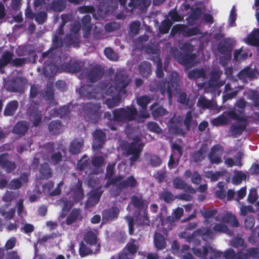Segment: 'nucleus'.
I'll return each mask as SVG.
<instances>
[{"mask_svg":"<svg viewBox=\"0 0 259 259\" xmlns=\"http://www.w3.org/2000/svg\"><path fill=\"white\" fill-rule=\"evenodd\" d=\"M179 81L178 73L176 72H172L170 81H166V79L159 81L155 80L150 84V90L153 92L159 91L163 96L167 94L169 100H170L174 92L178 89Z\"/></svg>","mask_w":259,"mask_h":259,"instance_id":"nucleus-1","label":"nucleus"},{"mask_svg":"<svg viewBox=\"0 0 259 259\" xmlns=\"http://www.w3.org/2000/svg\"><path fill=\"white\" fill-rule=\"evenodd\" d=\"M131 79L123 71H118L114 77V85L108 84L105 93L107 95L113 96L115 92L119 93L126 94V88L130 84Z\"/></svg>","mask_w":259,"mask_h":259,"instance_id":"nucleus-2","label":"nucleus"},{"mask_svg":"<svg viewBox=\"0 0 259 259\" xmlns=\"http://www.w3.org/2000/svg\"><path fill=\"white\" fill-rule=\"evenodd\" d=\"M108 87V84L105 82H100L96 85L84 84L80 87L79 93L81 96L88 99H98L102 97Z\"/></svg>","mask_w":259,"mask_h":259,"instance_id":"nucleus-3","label":"nucleus"},{"mask_svg":"<svg viewBox=\"0 0 259 259\" xmlns=\"http://www.w3.org/2000/svg\"><path fill=\"white\" fill-rule=\"evenodd\" d=\"M112 119L120 122L133 121L138 115L137 109L133 106L115 109L112 111Z\"/></svg>","mask_w":259,"mask_h":259,"instance_id":"nucleus-4","label":"nucleus"},{"mask_svg":"<svg viewBox=\"0 0 259 259\" xmlns=\"http://www.w3.org/2000/svg\"><path fill=\"white\" fill-rule=\"evenodd\" d=\"M101 105L99 103L92 102L83 103L82 105V109L85 120L92 123H97L101 116Z\"/></svg>","mask_w":259,"mask_h":259,"instance_id":"nucleus-5","label":"nucleus"},{"mask_svg":"<svg viewBox=\"0 0 259 259\" xmlns=\"http://www.w3.org/2000/svg\"><path fill=\"white\" fill-rule=\"evenodd\" d=\"M227 114L230 118L240 122L239 124L231 125L230 129L233 137L236 138L237 136H240L248 125L247 118L244 116H239L236 113L235 109L229 110Z\"/></svg>","mask_w":259,"mask_h":259,"instance_id":"nucleus-6","label":"nucleus"},{"mask_svg":"<svg viewBox=\"0 0 259 259\" xmlns=\"http://www.w3.org/2000/svg\"><path fill=\"white\" fill-rule=\"evenodd\" d=\"M144 144L140 143L139 139H135L133 142L125 146L126 153L127 156L131 155L129 158L130 165L132 166L136 162L140 160L141 153Z\"/></svg>","mask_w":259,"mask_h":259,"instance_id":"nucleus-7","label":"nucleus"},{"mask_svg":"<svg viewBox=\"0 0 259 259\" xmlns=\"http://www.w3.org/2000/svg\"><path fill=\"white\" fill-rule=\"evenodd\" d=\"M122 179L113 185L115 188L111 190V194L115 197L119 196L122 191L127 188H134L138 186V183L134 176L127 177L123 180L124 176L121 175Z\"/></svg>","mask_w":259,"mask_h":259,"instance_id":"nucleus-8","label":"nucleus"},{"mask_svg":"<svg viewBox=\"0 0 259 259\" xmlns=\"http://www.w3.org/2000/svg\"><path fill=\"white\" fill-rule=\"evenodd\" d=\"M175 59L180 64L186 67H192L195 62L197 55L195 53H182L177 48L172 49Z\"/></svg>","mask_w":259,"mask_h":259,"instance_id":"nucleus-9","label":"nucleus"},{"mask_svg":"<svg viewBox=\"0 0 259 259\" xmlns=\"http://www.w3.org/2000/svg\"><path fill=\"white\" fill-rule=\"evenodd\" d=\"M218 49L221 54L224 55L221 58L220 62L225 66L227 64V61L231 58L233 45L229 39H225L219 43Z\"/></svg>","mask_w":259,"mask_h":259,"instance_id":"nucleus-10","label":"nucleus"},{"mask_svg":"<svg viewBox=\"0 0 259 259\" xmlns=\"http://www.w3.org/2000/svg\"><path fill=\"white\" fill-rule=\"evenodd\" d=\"M115 163L114 162L109 163L107 166L105 176V179L107 180L104 185L105 188H109L111 185L113 186L122 179L121 175L113 177L115 174Z\"/></svg>","mask_w":259,"mask_h":259,"instance_id":"nucleus-11","label":"nucleus"},{"mask_svg":"<svg viewBox=\"0 0 259 259\" xmlns=\"http://www.w3.org/2000/svg\"><path fill=\"white\" fill-rule=\"evenodd\" d=\"M86 72L87 78L91 82H96L100 80L104 75V69L100 65L90 66Z\"/></svg>","mask_w":259,"mask_h":259,"instance_id":"nucleus-12","label":"nucleus"},{"mask_svg":"<svg viewBox=\"0 0 259 259\" xmlns=\"http://www.w3.org/2000/svg\"><path fill=\"white\" fill-rule=\"evenodd\" d=\"M224 151L223 147L217 144L213 145L208 154V158L211 164H219L223 162L222 156Z\"/></svg>","mask_w":259,"mask_h":259,"instance_id":"nucleus-13","label":"nucleus"},{"mask_svg":"<svg viewBox=\"0 0 259 259\" xmlns=\"http://www.w3.org/2000/svg\"><path fill=\"white\" fill-rule=\"evenodd\" d=\"M84 241L90 246H95L94 253H97L100 250L101 244L98 242L97 232L90 230L87 231L83 236Z\"/></svg>","mask_w":259,"mask_h":259,"instance_id":"nucleus-14","label":"nucleus"},{"mask_svg":"<svg viewBox=\"0 0 259 259\" xmlns=\"http://www.w3.org/2000/svg\"><path fill=\"white\" fill-rule=\"evenodd\" d=\"M0 166L7 173H11L16 169L17 165L15 161L9 160L8 153H3L0 154Z\"/></svg>","mask_w":259,"mask_h":259,"instance_id":"nucleus-15","label":"nucleus"},{"mask_svg":"<svg viewBox=\"0 0 259 259\" xmlns=\"http://www.w3.org/2000/svg\"><path fill=\"white\" fill-rule=\"evenodd\" d=\"M94 143L92 149L94 151H98L101 149L105 144L106 139V134L100 129H97L93 133Z\"/></svg>","mask_w":259,"mask_h":259,"instance_id":"nucleus-16","label":"nucleus"},{"mask_svg":"<svg viewBox=\"0 0 259 259\" xmlns=\"http://www.w3.org/2000/svg\"><path fill=\"white\" fill-rule=\"evenodd\" d=\"M7 91L11 92H23L24 87L21 78L9 80L5 84Z\"/></svg>","mask_w":259,"mask_h":259,"instance_id":"nucleus-17","label":"nucleus"},{"mask_svg":"<svg viewBox=\"0 0 259 259\" xmlns=\"http://www.w3.org/2000/svg\"><path fill=\"white\" fill-rule=\"evenodd\" d=\"M119 213V210L115 206L105 209L102 213V223H106L107 222L112 221L116 219Z\"/></svg>","mask_w":259,"mask_h":259,"instance_id":"nucleus-18","label":"nucleus"},{"mask_svg":"<svg viewBox=\"0 0 259 259\" xmlns=\"http://www.w3.org/2000/svg\"><path fill=\"white\" fill-rule=\"evenodd\" d=\"M131 202L133 206L136 209L139 210H147L149 202L146 199H144L142 194L132 196L131 197Z\"/></svg>","mask_w":259,"mask_h":259,"instance_id":"nucleus-19","label":"nucleus"},{"mask_svg":"<svg viewBox=\"0 0 259 259\" xmlns=\"http://www.w3.org/2000/svg\"><path fill=\"white\" fill-rule=\"evenodd\" d=\"M173 186L176 189L183 190L187 193L194 194L196 190L190 185H188L182 179L176 177L173 180Z\"/></svg>","mask_w":259,"mask_h":259,"instance_id":"nucleus-20","label":"nucleus"},{"mask_svg":"<svg viewBox=\"0 0 259 259\" xmlns=\"http://www.w3.org/2000/svg\"><path fill=\"white\" fill-rule=\"evenodd\" d=\"M84 66L81 61H70L62 65V68L67 72L77 73L81 71Z\"/></svg>","mask_w":259,"mask_h":259,"instance_id":"nucleus-21","label":"nucleus"},{"mask_svg":"<svg viewBox=\"0 0 259 259\" xmlns=\"http://www.w3.org/2000/svg\"><path fill=\"white\" fill-rule=\"evenodd\" d=\"M208 151V146L206 144H202L200 148L193 152L191 155V158L195 163L201 162L206 156V154Z\"/></svg>","mask_w":259,"mask_h":259,"instance_id":"nucleus-22","label":"nucleus"},{"mask_svg":"<svg viewBox=\"0 0 259 259\" xmlns=\"http://www.w3.org/2000/svg\"><path fill=\"white\" fill-rule=\"evenodd\" d=\"M197 106L203 109L214 110L218 109V105L215 101L207 99L205 97L201 96L197 102Z\"/></svg>","mask_w":259,"mask_h":259,"instance_id":"nucleus-23","label":"nucleus"},{"mask_svg":"<svg viewBox=\"0 0 259 259\" xmlns=\"http://www.w3.org/2000/svg\"><path fill=\"white\" fill-rule=\"evenodd\" d=\"M91 20V17L89 15H85L81 20L83 31V36L85 38H88L91 34L92 28Z\"/></svg>","mask_w":259,"mask_h":259,"instance_id":"nucleus-24","label":"nucleus"},{"mask_svg":"<svg viewBox=\"0 0 259 259\" xmlns=\"http://www.w3.org/2000/svg\"><path fill=\"white\" fill-rule=\"evenodd\" d=\"M82 185V181L78 179L75 185L71 188L73 192V200L76 202L80 201L84 196Z\"/></svg>","mask_w":259,"mask_h":259,"instance_id":"nucleus-25","label":"nucleus"},{"mask_svg":"<svg viewBox=\"0 0 259 259\" xmlns=\"http://www.w3.org/2000/svg\"><path fill=\"white\" fill-rule=\"evenodd\" d=\"M58 204H63L60 218L64 219L67 216L68 213L72 208L73 206V203L72 201L68 200L66 198H62L58 201Z\"/></svg>","mask_w":259,"mask_h":259,"instance_id":"nucleus-26","label":"nucleus"},{"mask_svg":"<svg viewBox=\"0 0 259 259\" xmlns=\"http://www.w3.org/2000/svg\"><path fill=\"white\" fill-rule=\"evenodd\" d=\"M82 220L81 210L79 208H74L67 216L65 223L67 225H70L77 220L81 221Z\"/></svg>","mask_w":259,"mask_h":259,"instance_id":"nucleus-27","label":"nucleus"},{"mask_svg":"<svg viewBox=\"0 0 259 259\" xmlns=\"http://www.w3.org/2000/svg\"><path fill=\"white\" fill-rule=\"evenodd\" d=\"M150 110L154 118L164 116L167 113V111L158 103L155 102L151 105Z\"/></svg>","mask_w":259,"mask_h":259,"instance_id":"nucleus-28","label":"nucleus"},{"mask_svg":"<svg viewBox=\"0 0 259 259\" xmlns=\"http://www.w3.org/2000/svg\"><path fill=\"white\" fill-rule=\"evenodd\" d=\"M139 71L143 77L148 78L152 73L151 63L146 61L141 62L139 66Z\"/></svg>","mask_w":259,"mask_h":259,"instance_id":"nucleus-29","label":"nucleus"},{"mask_svg":"<svg viewBox=\"0 0 259 259\" xmlns=\"http://www.w3.org/2000/svg\"><path fill=\"white\" fill-rule=\"evenodd\" d=\"M196 233L204 241L212 240L215 237L214 232L209 228H200L196 231Z\"/></svg>","mask_w":259,"mask_h":259,"instance_id":"nucleus-30","label":"nucleus"},{"mask_svg":"<svg viewBox=\"0 0 259 259\" xmlns=\"http://www.w3.org/2000/svg\"><path fill=\"white\" fill-rule=\"evenodd\" d=\"M191 12L186 20L189 25H193L194 23L199 20L202 14L201 9L199 7L191 8Z\"/></svg>","mask_w":259,"mask_h":259,"instance_id":"nucleus-31","label":"nucleus"},{"mask_svg":"<svg viewBox=\"0 0 259 259\" xmlns=\"http://www.w3.org/2000/svg\"><path fill=\"white\" fill-rule=\"evenodd\" d=\"M153 239L154 246L157 250H161L166 248V239L160 233H155Z\"/></svg>","mask_w":259,"mask_h":259,"instance_id":"nucleus-32","label":"nucleus"},{"mask_svg":"<svg viewBox=\"0 0 259 259\" xmlns=\"http://www.w3.org/2000/svg\"><path fill=\"white\" fill-rule=\"evenodd\" d=\"M10 206L3 205L0 206V215L6 220H11L14 219L16 213L15 208L9 209Z\"/></svg>","mask_w":259,"mask_h":259,"instance_id":"nucleus-33","label":"nucleus"},{"mask_svg":"<svg viewBox=\"0 0 259 259\" xmlns=\"http://www.w3.org/2000/svg\"><path fill=\"white\" fill-rule=\"evenodd\" d=\"M83 146V140L82 139H73L70 143L69 150L73 155H77L80 153Z\"/></svg>","mask_w":259,"mask_h":259,"instance_id":"nucleus-34","label":"nucleus"},{"mask_svg":"<svg viewBox=\"0 0 259 259\" xmlns=\"http://www.w3.org/2000/svg\"><path fill=\"white\" fill-rule=\"evenodd\" d=\"M28 128L29 126L26 121H20L14 126L13 133L20 136H23L28 131Z\"/></svg>","mask_w":259,"mask_h":259,"instance_id":"nucleus-35","label":"nucleus"},{"mask_svg":"<svg viewBox=\"0 0 259 259\" xmlns=\"http://www.w3.org/2000/svg\"><path fill=\"white\" fill-rule=\"evenodd\" d=\"M18 106V102L16 100H13L8 102L5 108L4 115L6 116H13L16 113Z\"/></svg>","mask_w":259,"mask_h":259,"instance_id":"nucleus-36","label":"nucleus"},{"mask_svg":"<svg viewBox=\"0 0 259 259\" xmlns=\"http://www.w3.org/2000/svg\"><path fill=\"white\" fill-rule=\"evenodd\" d=\"M70 113L69 107L68 106H64L60 108L52 110L50 115L54 117H60L63 118L68 117Z\"/></svg>","mask_w":259,"mask_h":259,"instance_id":"nucleus-37","label":"nucleus"},{"mask_svg":"<svg viewBox=\"0 0 259 259\" xmlns=\"http://www.w3.org/2000/svg\"><path fill=\"white\" fill-rule=\"evenodd\" d=\"M149 5L147 0H130L128 6L132 8V10L138 9L143 11Z\"/></svg>","mask_w":259,"mask_h":259,"instance_id":"nucleus-38","label":"nucleus"},{"mask_svg":"<svg viewBox=\"0 0 259 259\" xmlns=\"http://www.w3.org/2000/svg\"><path fill=\"white\" fill-rule=\"evenodd\" d=\"M150 221L148 216L147 210L143 211L142 215H139L135 219V224L137 226H150Z\"/></svg>","mask_w":259,"mask_h":259,"instance_id":"nucleus-39","label":"nucleus"},{"mask_svg":"<svg viewBox=\"0 0 259 259\" xmlns=\"http://www.w3.org/2000/svg\"><path fill=\"white\" fill-rule=\"evenodd\" d=\"M248 44L259 47V28H255L249 34L247 38Z\"/></svg>","mask_w":259,"mask_h":259,"instance_id":"nucleus-40","label":"nucleus"},{"mask_svg":"<svg viewBox=\"0 0 259 259\" xmlns=\"http://www.w3.org/2000/svg\"><path fill=\"white\" fill-rule=\"evenodd\" d=\"M139 248V244L138 242L136 239H132L131 241L126 244L124 249L127 250L128 254H131L134 257Z\"/></svg>","mask_w":259,"mask_h":259,"instance_id":"nucleus-41","label":"nucleus"},{"mask_svg":"<svg viewBox=\"0 0 259 259\" xmlns=\"http://www.w3.org/2000/svg\"><path fill=\"white\" fill-rule=\"evenodd\" d=\"M194 116L196 118V116L192 113V111H188L186 114L184 124L188 131L190 130L192 125H196L197 124L196 119H193Z\"/></svg>","mask_w":259,"mask_h":259,"instance_id":"nucleus-42","label":"nucleus"},{"mask_svg":"<svg viewBox=\"0 0 259 259\" xmlns=\"http://www.w3.org/2000/svg\"><path fill=\"white\" fill-rule=\"evenodd\" d=\"M54 85L53 83H49L47 85V89L44 96V99L47 101H50V103H54L56 105L57 102L54 99Z\"/></svg>","mask_w":259,"mask_h":259,"instance_id":"nucleus-43","label":"nucleus"},{"mask_svg":"<svg viewBox=\"0 0 259 259\" xmlns=\"http://www.w3.org/2000/svg\"><path fill=\"white\" fill-rule=\"evenodd\" d=\"M66 6L65 0H54L50 5V9L54 12H61L66 9Z\"/></svg>","mask_w":259,"mask_h":259,"instance_id":"nucleus-44","label":"nucleus"},{"mask_svg":"<svg viewBox=\"0 0 259 259\" xmlns=\"http://www.w3.org/2000/svg\"><path fill=\"white\" fill-rule=\"evenodd\" d=\"M222 221L223 223L229 224L234 227H238L239 225L235 215L231 213L224 214L222 217Z\"/></svg>","mask_w":259,"mask_h":259,"instance_id":"nucleus-45","label":"nucleus"},{"mask_svg":"<svg viewBox=\"0 0 259 259\" xmlns=\"http://www.w3.org/2000/svg\"><path fill=\"white\" fill-rule=\"evenodd\" d=\"M62 123L58 120L52 121L48 125L49 131L52 135H58L62 132Z\"/></svg>","mask_w":259,"mask_h":259,"instance_id":"nucleus-46","label":"nucleus"},{"mask_svg":"<svg viewBox=\"0 0 259 259\" xmlns=\"http://www.w3.org/2000/svg\"><path fill=\"white\" fill-rule=\"evenodd\" d=\"M39 173L40 178L45 180L51 178L53 175L52 169L47 163H44L40 165Z\"/></svg>","mask_w":259,"mask_h":259,"instance_id":"nucleus-47","label":"nucleus"},{"mask_svg":"<svg viewBox=\"0 0 259 259\" xmlns=\"http://www.w3.org/2000/svg\"><path fill=\"white\" fill-rule=\"evenodd\" d=\"M206 72L203 68L194 69L190 70L188 73V77L192 80H196L199 78H204Z\"/></svg>","mask_w":259,"mask_h":259,"instance_id":"nucleus-48","label":"nucleus"},{"mask_svg":"<svg viewBox=\"0 0 259 259\" xmlns=\"http://www.w3.org/2000/svg\"><path fill=\"white\" fill-rule=\"evenodd\" d=\"M159 198L165 203L170 204L176 199V195H174L170 191H163L159 194Z\"/></svg>","mask_w":259,"mask_h":259,"instance_id":"nucleus-49","label":"nucleus"},{"mask_svg":"<svg viewBox=\"0 0 259 259\" xmlns=\"http://www.w3.org/2000/svg\"><path fill=\"white\" fill-rule=\"evenodd\" d=\"M29 115L33 120V125L34 126H38L41 123L42 119V114L40 111L38 109H34L30 112Z\"/></svg>","mask_w":259,"mask_h":259,"instance_id":"nucleus-50","label":"nucleus"},{"mask_svg":"<svg viewBox=\"0 0 259 259\" xmlns=\"http://www.w3.org/2000/svg\"><path fill=\"white\" fill-rule=\"evenodd\" d=\"M17 197V194L10 191H7L2 197V200L6 202L4 205L11 206L12 202Z\"/></svg>","mask_w":259,"mask_h":259,"instance_id":"nucleus-51","label":"nucleus"},{"mask_svg":"<svg viewBox=\"0 0 259 259\" xmlns=\"http://www.w3.org/2000/svg\"><path fill=\"white\" fill-rule=\"evenodd\" d=\"M78 252L81 257H84L94 253V251L82 241L79 243Z\"/></svg>","mask_w":259,"mask_h":259,"instance_id":"nucleus-52","label":"nucleus"},{"mask_svg":"<svg viewBox=\"0 0 259 259\" xmlns=\"http://www.w3.org/2000/svg\"><path fill=\"white\" fill-rule=\"evenodd\" d=\"M184 31L183 35L188 37H191L198 34H200L201 30L197 26H195L192 28H189L187 25L184 24Z\"/></svg>","mask_w":259,"mask_h":259,"instance_id":"nucleus-53","label":"nucleus"},{"mask_svg":"<svg viewBox=\"0 0 259 259\" xmlns=\"http://www.w3.org/2000/svg\"><path fill=\"white\" fill-rule=\"evenodd\" d=\"M222 74V72L219 70H212L210 73V78L208 81L209 86L211 87L216 83L220 79Z\"/></svg>","mask_w":259,"mask_h":259,"instance_id":"nucleus-54","label":"nucleus"},{"mask_svg":"<svg viewBox=\"0 0 259 259\" xmlns=\"http://www.w3.org/2000/svg\"><path fill=\"white\" fill-rule=\"evenodd\" d=\"M152 98L147 95H144L137 99V103L143 109H147V105L151 102Z\"/></svg>","mask_w":259,"mask_h":259,"instance_id":"nucleus-55","label":"nucleus"},{"mask_svg":"<svg viewBox=\"0 0 259 259\" xmlns=\"http://www.w3.org/2000/svg\"><path fill=\"white\" fill-rule=\"evenodd\" d=\"M79 35H74L70 33L66 35V39L68 44L70 46H73L75 48H78L79 46Z\"/></svg>","mask_w":259,"mask_h":259,"instance_id":"nucleus-56","label":"nucleus"},{"mask_svg":"<svg viewBox=\"0 0 259 259\" xmlns=\"http://www.w3.org/2000/svg\"><path fill=\"white\" fill-rule=\"evenodd\" d=\"M172 25L171 22L168 19H165L161 22L159 27V31L160 33L167 34Z\"/></svg>","mask_w":259,"mask_h":259,"instance_id":"nucleus-57","label":"nucleus"},{"mask_svg":"<svg viewBox=\"0 0 259 259\" xmlns=\"http://www.w3.org/2000/svg\"><path fill=\"white\" fill-rule=\"evenodd\" d=\"M121 97L119 95L113 96L111 99H107L105 103L110 109L118 106L120 102Z\"/></svg>","mask_w":259,"mask_h":259,"instance_id":"nucleus-58","label":"nucleus"},{"mask_svg":"<svg viewBox=\"0 0 259 259\" xmlns=\"http://www.w3.org/2000/svg\"><path fill=\"white\" fill-rule=\"evenodd\" d=\"M172 154L175 156V158L179 160L183 154V148L180 145L177 143L171 144Z\"/></svg>","mask_w":259,"mask_h":259,"instance_id":"nucleus-59","label":"nucleus"},{"mask_svg":"<svg viewBox=\"0 0 259 259\" xmlns=\"http://www.w3.org/2000/svg\"><path fill=\"white\" fill-rule=\"evenodd\" d=\"M229 121L228 118L226 116L222 114L215 118L212 120L211 123L213 125L219 126L223 125H225L228 123Z\"/></svg>","mask_w":259,"mask_h":259,"instance_id":"nucleus-60","label":"nucleus"},{"mask_svg":"<svg viewBox=\"0 0 259 259\" xmlns=\"http://www.w3.org/2000/svg\"><path fill=\"white\" fill-rule=\"evenodd\" d=\"M230 245L234 248H238L239 247H245L246 246L244 239L239 237L232 238L230 241Z\"/></svg>","mask_w":259,"mask_h":259,"instance_id":"nucleus-61","label":"nucleus"},{"mask_svg":"<svg viewBox=\"0 0 259 259\" xmlns=\"http://www.w3.org/2000/svg\"><path fill=\"white\" fill-rule=\"evenodd\" d=\"M13 57V53L6 51L2 55L1 59L5 66H7L8 64L11 63Z\"/></svg>","mask_w":259,"mask_h":259,"instance_id":"nucleus-62","label":"nucleus"},{"mask_svg":"<svg viewBox=\"0 0 259 259\" xmlns=\"http://www.w3.org/2000/svg\"><path fill=\"white\" fill-rule=\"evenodd\" d=\"M121 27L120 24L115 21L108 23L105 25V30L106 32H111L118 30Z\"/></svg>","mask_w":259,"mask_h":259,"instance_id":"nucleus-63","label":"nucleus"},{"mask_svg":"<svg viewBox=\"0 0 259 259\" xmlns=\"http://www.w3.org/2000/svg\"><path fill=\"white\" fill-rule=\"evenodd\" d=\"M105 161L104 158L102 156H96L93 157L91 162L95 168H99L103 166Z\"/></svg>","mask_w":259,"mask_h":259,"instance_id":"nucleus-64","label":"nucleus"}]
</instances>
